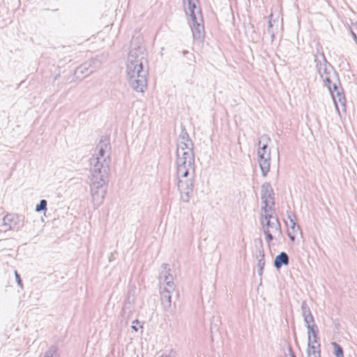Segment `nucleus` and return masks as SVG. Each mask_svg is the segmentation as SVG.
I'll use <instances>...</instances> for the list:
<instances>
[{"label":"nucleus","mask_w":357,"mask_h":357,"mask_svg":"<svg viewBox=\"0 0 357 357\" xmlns=\"http://www.w3.org/2000/svg\"><path fill=\"white\" fill-rule=\"evenodd\" d=\"M107 148L110 149L108 140L101 139L90 159L91 195L93 204L98 206L103 202L109 181L111 158L107 154Z\"/></svg>","instance_id":"obj_1"},{"label":"nucleus","mask_w":357,"mask_h":357,"mask_svg":"<svg viewBox=\"0 0 357 357\" xmlns=\"http://www.w3.org/2000/svg\"><path fill=\"white\" fill-rule=\"evenodd\" d=\"M176 163L177 188L183 202H188L192 195L194 187V151L176 150Z\"/></svg>","instance_id":"obj_2"},{"label":"nucleus","mask_w":357,"mask_h":357,"mask_svg":"<svg viewBox=\"0 0 357 357\" xmlns=\"http://www.w3.org/2000/svg\"><path fill=\"white\" fill-rule=\"evenodd\" d=\"M128 84L135 91L143 92L147 86L148 67L147 66L137 65L127 66Z\"/></svg>","instance_id":"obj_3"},{"label":"nucleus","mask_w":357,"mask_h":357,"mask_svg":"<svg viewBox=\"0 0 357 357\" xmlns=\"http://www.w3.org/2000/svg\"><path fill=\"white\" fill-rule=\"evenodd\" d=\"M140 40L141 39L137 38L136 40L131 41L130 50L128 56L127 66H130V65L133 66H135V64L137 67H140V66H148L146 48Z\"/></svg>","instance_id":"obj_4"},{"label":"nucleus","mask_w":357,"mask_h":357,"mask_svg":"<svg viewBox=\"0 0 357 357\" xmlns=\"http://www.w3.org/2000/svg\"><path fill=\"white\" fill-rule=\"evenodd\" d=\"M314 62L316 63L317 73L324 82V85L329 86L333 83L334 79H337L336 72L333 66L326 61L324 53L315 55Z\"/></svg>","instance_id":"obj_5"},{"label":"nucleus","mask_w":357,"mask_h":357,"mask_svg":"<svg viewBox=\"0 0 357 357\" xmlns=\"http://www.w3.org/2000/svg\"><path fill=\"white\" fill-rule=\"evenodd\" d=\"M314 62L316 63L317 73L324 82V85L329 86L333 83L334 79H337L336 72L333 66L326 61L324 53L315 55Z\"/></svg>","instance_id":"obj_6"},{"label":"nucleus","mask_w":357,"mask_h":357,"mask_svg":"<svg viewBox=\"0 0 357 357\" xmlns=\"http://www.w3.org/2000/svg\"><path fill=\"white\" fill-rule=\"evenodd\" d=\"M261 199L263 203L261 209L264 212L274 211V192L268 182L262 184L261 188Z\"/></svg>","instance_id":"obj_7"},{"label":"nucleus","mask_w":357,"mask_h":357,"mask_svg":"<svg viewBox=\"0 0 357 357\" xmlns=\"http://www.w3.org/2000/svg\"><path fill=\"white\" fill-rule=\"evenodd\" d=\"M273 212H264V215H263L264 220H266V223L262 221L264 230L268 229L271 232L278 233V235L282 234L281 227L280 222L278 221L277 218L273 216Z\"/></svg>","instance_id":"obj_8"},{"label":"nucleus","mask_w":357,"mask_h":357,"mask_svg":"<svg viewBox=\"0 0 357 357\" xmlns=\"http://www.w3.org/2000/svg\"><path fill=\"white\" fill-rule=\"evenodd\" d=\"M3 223L8 229L19 231L24 226V217L17 214H7L3 218Z\"/></svg>","instance_id":"obj_9"},{"label":"nucleus","mask_w":357,"mask_h":357,"mask_svg":"<svg viewBox=\"0 0 357 357\" xmlns=\"http://www.w3.org/2000/svg\"><path fill=\"white\" fill-rule=\"evenodd\" d=\"M327 88L331 93L337 109L338 110L337 102H339L342 106L344 107L346 99L343 93V90L340 86L339 81L337 80L336 82L332 83L329 86H327Z\"/></svg>","instance_id":"obj_10"},{"label":"nucleus","mask_w":357,"mask_h":357,"mask_svg":"<svg viewBox=\"0 0 357 357\" xmlns=\"http://www.w3.org/2000/svg\"><path fill=\"white\" fill-rule=\"evenodd\" d=\"M194 144L184 127L181 128V133L177 139V149L183 151H193Z\"/></svg>","instance_id":"obj_11"},{"label":"nucleus","mask_w":357,"mask_h":357,"mask_svg":"<svg viewBox=\"0 0 357 357\" xmlns=\"http://www.w3.org/2000/svg\"><path fill=\"white\" fill-rule=\"evenodd\" d=\"M202 22L203 19L201 16L199 20L197 18L192 19L190 24L193 38L199 42H202L205 36L204 27Z\"/></svg>","instance_id":"obj_12"},{"label":"nucleus","mask_w":357,"mask_h":357,"mask_svg":"<svg viewBox=\"0 0 357 357\" xmlns=\"http://www.w3.org/2000/svg\"><path fill=\"white\" fill-rule=\"evenodd\" d=\"M256 251L255 257L257 259L258 275L262 276L263 271L265 266L264 259V250L263 247V242L261 238L255 240Z\"/></svg>","instance_id":"obj_13"},{"label":"nucleus","mask_w":357,"mask_h":357,"mask_svg":"<svg viewBox=\"0 0 357 357\" xmlns=\"http://www.w3.org/2000/svg\"><path fill=\"white\" fill-rule=\"evenodd\" d=\"M95 63L96 61L93 60H89L84 62L76 68L75 74L77 75H82L83 77H86L91 75L95 70Z\"/></svg>","instance_id":"obj_14"},{"label":"nucleus","mask_w":357,"mask_h":357,"mask_svg":"<svg viewBox=\"0 0 357 357\" xmlns=\"http://www.w3.org/2000/svg\"><path fill=\"white\" fill-rule=\"evenodd\" d=\"M169 289L161 288L160 290V301L162 308L165 311L168 312L172 306V292Z\"/></svg>","instance_id":"obj_15"},{"label":"nucleus","mask_w":357,"mask_h":357,"mask_svg":"<svg viewBox=\"0 0 357 357\" xmlns=\"http://www.w3.org/2000/svg\"><path fill=\"white\" fill-rule=\"evenodd\" d=\"M307 357H321L320 343H312V337H307Z\"/></svg>","instance_id":"obj_16"},{"label":"nucleus","mask_w":357,"mask_h":357,"mask_svg":"<svg viewBox=\"0 0 357 357\" xmlns=\"http://www.w3.org/2000/svg\"><path fill=\"white\" fill-rule=\"evenodd\" d=\"M271 154L270 151L268 152L266 157L261 156L259 158V165L261 172V175L265 177L267 176L270 171L271 166Z\"/></svg>","instance_id":"obj_17"},{"label":"nucleus","mask_w":357,"mask_h":357,"mask_svg":"<svg viewBox=\"0 0 357 357\" xmlns=\"http://www.w3.org/2000/svg\"><path fill=\"white\" fill-rule=\"evenodd\" d=\"M196 1H197V0H190L189 3H188L185 13L186 15L189 14L190 20L197 18V14L202 15L201 9L196 6Z\"/></svg>","instance_id":"obj_18"},{"label":"nucleus","mask_w":357,"mask_h":357,"mask_svg":"<svg viewBox=\"0 0 357 357\" xmlns=\"http://www.w3.org/2000/svg\"><path fill=\"white\" fill-rule=\"evenodd\" d=\"M289 263V257L285 252H281L276 256L274 260V266L280 269L282 266H287Z\"/></svg>","instance_id":"obj_19"},{"label":"nucleus","mask_w":357,"mask_h":357,"mask_svg":"<svg viewBox=\"0 0 357 357\" xmlns=\"http://www.w3.org/2000/svg\"><path fill=\"white\" fill-rule=\"evenodd\" d=\"M263 141H264L265 143L263 144L261 147H259L257 151V155L259 158L261 156L266 157L268 153H266V149L268 148V142L270 141V138L266 135L261 136L259 142V146H260L261 142Z\"/></svg>","instance_id":"obj_20"},{"label":"nucleus","mask_w":357,"mask_h":357,"mask_svg":"<svg viewBox=\"0 0 357 357\" xmlns=\"http://www.w3.org/2000/svg\"><path fill=\"white\" fill-rule=\"evenodd\" d=\"M160 278V280H162L165 282L166 285L167 286V289H169V291L174 290L173 278L170 273H167V271L161 273Z\"/></svg>","instance_id":"obj_21"},{"label":"nucleus","mask_w":357,"mask_h":357,"mask_svg":"<svg viewBox=\"0 0 357 357\" xmlns=\"http://www.w3.org/2000/svg\"><path fill=\"white\" fill-rule=\"evenodd\" d=\"M289 222H286L287 226L290 228L293 232H296L298 231H301L299 225H297L294 218H295L294 215H288L287 216Z\"/></svg>","instance_id":"obj_22"},{"label":"nucleus","mask_w":357,"mask_h":357,"mask_svg":"<svg viewBox=\"0 0 357 357\" xmlns=\"http://www.w3.org/2000/svg\"><path fill=\"white\" fill-rule=\"evenodd\" d=\"M318 333H319V331H318V328H317V326H308V328H307V334L308 335H310L311 337V334L313 337V340H312V343H319L318 342Z\"/></svg>","instance_id":"obj_23"},{"label":"nucleus","mask_w":357,"mask_h":357,"mask_svg":"<svg viewBox=\"0 0 357 357\" xmlns=\"http://www.w3.org/2000/svg\"><path fill=\"white\" fill-rule=\"evenodd\" d=\"M134 304L127 305L124 303L123 309H122V316L126 317V319H129L130 316L132 313Z\"/></svg>","instance_id":"obj_24"},{"label":"nucleus","mask_w":357,"mask_h":357,"mask_svg":"<svg viewBox=\"0 0 357 357\" xmlns=\"http://www.w3.org/2000/svg\"><path fill=\"white\" fill-rule=\"evenodd\" d=\"M332 345L334 347V349H335V355L336 357H344V352H343V349L342 348V347L337 344V342H332Z\"/></svg>","instance_id":"obj_25"},{"label":"nucleus","mask_w":357,"mask_h":357,"mask_svg":"<svg viewBox=\"0 0 357 357\" xmlns=\"http://www.w3.org/2000/svg\"><path fill=\"white\" fill-rule=\"evenodd\" d=\"M47 202L45 199H41L36 206V211L41 212L47 210Z\"/></svg>","instance_id":"obj_26"},{"label":"nucleus","mask_w":357,"mask_h":357,"mask_svg":"<svg viewBox=\"0 0 357 357\" xmlns=\"http://www.w3.org/2000/svg\"><path fill=\"white\" fill-rule=\"evenodd\" d=\"M301 311H302V316L305 317L308 314H311V310L309 307V306L307 304V302L305 301H303L301 303Z\"/></svg>","instance_id":"obj_27"},{"label":"nucleus","mask_w":357,"mask_h":357,"mask_svg":"<svg viewBox=\"0 0 357 357\" xmlns=\"http://www.w3.org/2000/svg\"><path fill=\"white\" fill-rule=\"evenodd\" d=\"M303 318H304V321H305L307 328H308V326H316L314 324V317L312 314L305 316V317H303Z\"/></svg>","instance_id":"obj_28"},{"label":"nucleus","mask_w":357,"mask_h":357,"mask_svg":"<svg viewBox=\"0 0 357 357\" xmlns=\"http://www.w3.org/2000/svg\"><path fill=\"white\" fill-rule=\"evenodd\" d=\"M57 351V348L55 346H51L49 349L45 353L43 357H53Z\"/></svg>","instance_id":"obj_29"},{"label":"nucleus","mask_w":357,"mask_h":357,"mask_svg":"<svg viewBox=\"0 0 357 357\" xmlns=\"http://www.w3.org/2000/svg\"><path fill=\"white\" fill-rule=\"evenodd\" d=\"M125 303L127 305L130 304H134L135 303V298L133 295H131V292L128 291L127 294L126 301H125Z\"/></svg>","instance_id":"obj_30"},{"label":"nucleus","mask_w":357,"mask_h":357,"mask_svg":"<svg viewBox=\"0 0 357 357\" xmlns=\"http://www.w3.org/2000/svg\"><path fill=\"white\" fill-rule=\"evenodd\" d=\"M264 233L266 235V241L268 242H270V241H273V235L271 234V231L270 230L264 229Z\"/></svg>","instance_id":"obj_31"},{"label":"nucleus","mask_w":357,"mask_h":357,"mask_svg":"<svg viewBox=\"0 0 357 357\" xmlns=\"http://www.w3.org/2000/svg\"><path fill=\"white\" fill-rule=\"evenodd\" d=\"M272 17H273L272 14H271L269 15V17H269V20H268V29H267L268 33L273 31V22H272V20H271Z\"/></svg>","instance_id":"obj_32"},{"label":"nucleus","mask_w":357,"mask_h":357,"mask_svg":"<svg viewBox=\"0 0 357 357\" xmlns=\"http://www.w3.org/2000/svg\"><path fill=\"white\" fill-rule=\"evenodd\" d=\"M15 278H16V281L17 282V284L20 287H22V280L20 278V274L15 271Z\"/></svg>","instance_id":"obj_33"},{"label":"nucleus","mask_w":357,"mask_h":357,"mask_svg":"<svg viewBox=\"0 0 357 357\" xmlns=\"http://www.w3.org/2000/svg\"><path fill=\"white\" fill-rule=\"evenodd\" d=\"M139 324V321L137 319H135L132 321V326H131L132 329L135 331V332L138 331V328L136 326V324Z\"/></svg>","instance_id":"obj_34"},{"label":"nucleus","mask_w":357,"mask_h":357,"mask_svg":"<svg viewBox=\"0 0 357 357\" xmlns=\"http://www.w3.org/2000/svg\"><path fill=\"white\" fill-rule=\"evenodd\" d=\"M270 35H271V42H273V40H275V33L274 31H272V32H269L268 33Z\"/></svg>","instance_id":"obj_35"},{"label":"nucleus","mask_w":357,"mask_h":357,"mask_svg":"<svg viewBox=\"0 0 357 357\" xmlns=\"http://www.w3.org/2000/svg\"><path fill=\"white\" fill-rule=\"evenodd\" d=\"M288 236H289V238H290V240L291 241H295V236L294 235H293V234H291V233L289 232L288 233Z\"/></svg>","instance_id":"obj_36"},{"label":"nucleus","mask_w":357,"mask_h":357,"mask_svg":"<svg viewBox=\"0 0 357 357\" xmlns=\"http://www.w3.org/2000/svg\"><path fill=\"white\" fill-rule=\"evenodd\" d=\"M289 352L290 354V357H296V355L293 353L292 349L291 347L289 348Z\"/></svg>","instance_id":"obj_37"},{"label":"nucleus","mask_w":357,"mask_h":357,"mask_svg":"<svg viewBox=\"0 0 357 357\" xmlns=\"http://www.w3.org/2000/svg\"><path fill=\"white\" fill-rule=\"evenodd\" d=\"M189 67L190 68V70L192 71V74L195 73V66L193 65H189Z\"/></svg>","instance_id":"obj_38"},{"label":"nucleus","mask_w":357,"mask_h":357,"mask_svg":"<svg viewBox=\"0 0 357 357\" xmlns=\"http://www.w3.org/2000/svg\"><path fill=\"white\" fill-rule=\"evenodd\" d=\"M352 37L355 41H357V36L353 31H351Z\"/></svg>","instance_id":"obj_39"},{"label":"nucleus","mask_w":357,"mask_h":357,"mask_svg":"<svg viewBox=\"0 0 357 357\" xmlns=\"http://www.w3.org/2000/svg\"><path fill=\"white\" fill-rule=\"evenodd\" d=\"M162 267L164 268V269L165 270V269L167 268L168 264H163L162 265Z\"/></svg>","instance_id":"obj_40"},{"label":"nucleus","mask_w":357,"mask_h":357,"mask_svg":"<svg viewBox=\"0 0 357 357\" xmlns=\"http://www.w3.org/2000/svg\"><path fill=\"white\" fill-rule=\"evenodd\" d=\"M187 54H188V51H187V50H184V51H183V54L184 56H185Z\"/></svg>","instance_id":"obj_41"},{"label":"nucleus","mask_w":357,"mask_h":357,"mask_svg":"<svg viewBox=\"0 0 357 357\" xmlns=\"http://www.w3.org/2000/svg\"><path fill=\"white\" fill-rule=\"evenodd\" d=\"M188 82H189L190 84H193L192 80L188 81Z\"/></svg>","instance_id":"obj_42"},{"label":"nucleus","mask_w":357,"mask_h":357,"mask_svg":"<svg viewBox=\"0 0 357 357\" xmlns=\"http://www.w3.org/2000/svg\"><path fill=\"white\" fill-rule=\"evenodd\" d=\"M189 1H190V0H186V1H187L188 3H189ZM183 2L185 3V0H183Z\"/></svg>","instance_id":"obj_43"}]
</instances>
